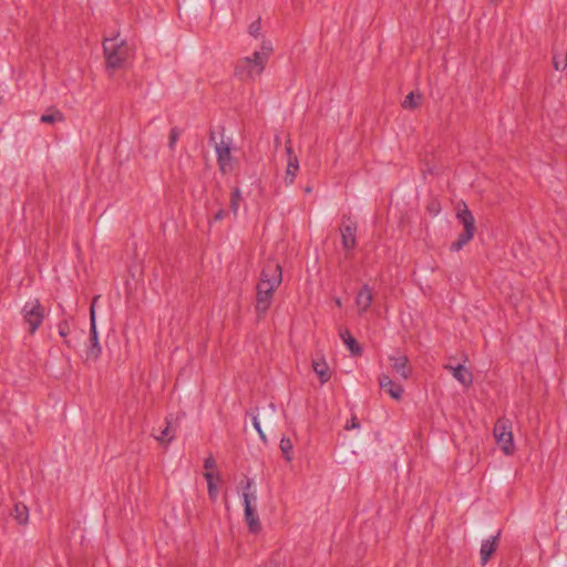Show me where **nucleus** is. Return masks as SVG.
<instances>
[{
	"mask_svg": "<svg viewBox=\"0 0 567 567\" xmlns=\"http://www.w3.org/2000/svg\"><path fill=\"white\" fill-rule=\"evenodd\" d=\"M282 282V268L276 260L266 261L256 287V312L262 318L272 303L274 292Z\"/></svg>",
	"mask_w": 567,
	"mask_h": 567,
	"instance_id": "1",
	"label": "nucleus"
},
{
	"mask_svg": "<svg viewBox=\"0 0 567 567\" xmlns=\"http://www.w3.org/2000/svg\"><path fill=\"white\" fill-rule=\"evenodd\" d=\"M271 51V44L269 42H264L261 51L254 52L252 56L239 59L235 66V76L240 81L256 80V78L264 72Z\"/></svg>",
	"mask_w": 567,
	"mask_h": 567,
	"instance_id": "2",
	"label": "nucleus"
},
{
	"mask_svg": "<svg viewBox=\"0 0 567 567\" xmlns=\"http://www.w3.org/2000/svg\"><path fill=\"white\" fill-rule=\"evenodd\" d=\"M106 65L111 69H120L132 56V50L126 41L118 39H105L103 42Z\"/></svg>",
	"mask_w": 567,
	"mask_h": 567,
	"instance_id": "3",
	"label": "nucleus"
},
{
	"mask_svg": "<svg viewBox=\"0 0 567 567\" xmlns=\"http://www.w3.org/2000/svg\"><path fill=\"white\" fill-rule=\"evenodd\" d=\"M463 208L457 210V219L463 225V231L458 235L457 240L451 244L450 250L451 251H458L461 250L467 243H470L475 233V219L467 208L465 204H463Z\"/></svg>",
	"mask_w": 567,
	"mask_h": 567,
	"instance_id": "4",
	"label": "nucleus"
},
{
	"mask_svg": "<svg viewBox=\"0 0 567 567\" xmlns=\"http://www.w3.org/2000/svg\"><path fill=\"white\" fill-rule=\"evenodd\" d=\"M494 436L505 454H513L515 447L513 442L512 422L508 419L503 417L497 420L494 426Z\"/></svg>",
	"mask_w": 567,
	"mask_h": 567,
	"instance_id": "5",
	"label": "nucleus"
},
{
	"mask_svg": "<svg viewBox=\"0 0 567 567\" xmlns=\"http://www.w3.org/2000/svg\"><path fill=\"white\" fill-rule=\"evenodd\" d=\"M24 321L29 324V332L33 334L42 324L45 311L39 299H33L23 306Z\"/></svg>",
	"mask_w": 567,
	"mask_h": 567,
	"instance_id": "6",
	"label": "nucleus"
},
{
	"mask_svg": "<svg viewBox=\"0 0 567 567\" xmlns=\"http://www.w3.org/2000/svg\"><path fill=\"white\" fill-rule=\"evenodd\" d=\"M100 296H95L92 300L90 308V344L85 351V360L95 362L101 353L102 348L99 343L96 322H95V303L99 300Z\"/></svg>",
	"mask_w": 567,
	"mask_h": 567,
	"instance_id": "7",
	"label": "nucleus"
},
{
	"mask_svg": "<svg viewBox=\"0 0 567 567\" xmlns=\"http://www.w3.org/2000/svg\"><path fill=\"white\" fill-rule=\"evenodd\" d=\"M215 151L217 154V163L223 174L230 173L233 171V156L230 152L229 143L221 141L215 144Z\"/></svg>",
	"mask_w": 567,
	"mask_h": 567,
	"instance_id": "8",
	"label": "nucleus"
},
{
	"mask_svg": "<svg viewBox=\"0 0 567 567\" xmlns=\"http://www.w3.org/2000/svg\"><path fill=\"white\" fill-rule=\"evenodd\" d=\"M286 152L288 155L287 169L285 175V182L287 185H291L295 181L297 172L299 171L298 157L293 154L290 138L286 142Z\"/></svg>",
	"mask_w": 567,
	"mask_h": 567,
	"instance_id": "9",
	"label": "nucleus"
},
{
	"mask_svg": "<svg viewBox=\"0 0 567 567\" xmlns=\"http://www.w3.org/2000/svg\"><path fill=\"white\" fill-rule=\"evenodd\" d=\"M373 301V290L369 285H363L355 297V305L359 315H363L371 307Z\"/></svg>",
	"mask_w": 567,
	"mask_h": 567,
	"instance_id": "10",
	"label": "nucleus"
},
{
	"mask_svg": "<svg viewBox=\"0 0 567 567\" xmlns=\"http://www.w3.org/2000/svg\"><path fill=\"white\" fill-rule=\"evenodd\" d=\"M341 237H342V246L346 250H351L354 248L357 238V226L354 223L350 221L349 224H343L340 228Z\"/></svg>",
	"mask_w": 567,
	"mask_h": 567,
	"instance_id": "11",
	"label": "nucleus"
},
{
	"mask_svg": "<svg viewBox=\"0 0 567 567\" xmlns=\"http://www.w3.org/2000/svg\"><path fill=\"white\" fill-rule=\"evenodd\" d=\"M380 388L385 390L386 393L395 399L400 400L403 394V388L395 383L389 375L382 374L379 378Z\"/></svg>",
	"mask_w": 567,
	"mask_h": 567,
	"instance_id": "12",
	"label": "nucleus"
},
{
	"mask_svg": "<svg viewBox=\"0 0 567 567\" xmlns=\"http://www.w3.org/2000/svg\"><path fill=\"white\" fill-rule=\"evenodd\" d=\"M446 370H450L453 377L464 386H470L473 383V374L463 364L453 367L451 364L444 365Z\"/></svg>",
	"mask_w": 567,
	"mask_h": 567,
	"instance_id": "13",
	"label": "nucleus"
},
{
	"mask_svg": "<svg viewBox=\"0 0 567 567\" xmlns=\"http://www.w3.org/2000/svg\"><path fill=\"white\" fill-rule=\"evenodd\" d=\"M392 369L404 380L409 379L412 372V368L409 364L406 355L391 357Z\"/></svg>",
	"mask_w": 567,
	"mask_h": 567,
	"instance_id": "14",
	"label": "nucleus"
},
{
	"mask_svg": "<svg viewBox=\"0 0 567 567\" xmlns=\"http://www.w3.org/2000/svg\"><path fill=\"white\" fill-rule=\"evenodd\" d=\"M499 532L496 536L492 537L491 539H486L482 543L481 549H480V556H481V563L482 565H485L489 558L493 556V554L496 551L498 547V538H499Z\"/></svg>",
	"mask_w": 567,
	"mask_h": 567,
	"instance_id": "15",
	"label": "nucleus"
},
{
	"mask_svg": "<svg viewBox=\"0 0 567 567\" xmlns=\"http://www.w3.org/2000/svg\"><path fill=\"white\" fill-rule=\"evenodd\" d=\"M153 436L163 445H168L174 440L175 427L173 426L172 416L166 417V426L159 432V434L153 433Z\"/></svg>",
	"mask_w": 567,
	"mask_h": 567,
	"instance_id": "16",
	"label": "nucleus"
},
{
	"mask_svg": "<svg viewBox=\"0 0 567 567\" xmlns=\"http://www.w3.org/2000/svg\"><path fill=\"white\" fill-rule=\"evenodd\" d=\"M245 520L251 533L257 534L261 529V525L254 505L247 504V508H245Z\"/></svg>",
	"mask_w": 567,
	"mask_h": 567,
	"instance_id": "17",
	"label": "nucleus"
},
{
	"mask_svg": "<svg viewBox=\"0 0 567 567\" xmlns=\"http://www.w3.org/2000/svg\"><path fill=\"white\" fill-rule=\"evenodd\" d=\"M252 480L246 477L244 481L240 482V486L243 488V501H244V507L247 508L248 505H252V503L256 502L257 496L256 492L251 491L252 487Z\"/></svg>",
	"mask_w": 567,
	"mask_h": 567,
	"instance_id": "18",
	"label": "nucleus"
},
{
	"mask_svg": "<svg viewBox=\"0 0 567 567\" xmlns=\"http://www.w3.org/2000/svg\"><path fill=\"white\" fill-rule=\"evenodd\" d=\"M312 368H313V371L316 372V374L319 377L320 382L322 384L330 380L331 371H330L328 363L323 359L313 360Z\"/></svg>",
	"mask_w": 567,
	"mask_h": 567,
	"instance_id": "19",
	"label": "nucleus"
},
{
	"mask_svg": "<svg viewBox=\"0 0 567 567\" xmlns=\"http://www.w3.org/2000/svg\"><path fill=\"white\" fill-rule=\"evenodd\" d=\"M64 120H65L64 114L55 107L48 109L47 112L44 114H42L40 117V122L44 123V124L61 123V122H64Z\"/></svg>",
	"mask_w": 567,
	"mask_h": 567,
	"instance_id": "20",
	"label": "nucleus"
},
{
	"mask_svg": "<svg viewBox=\"0 0 567 567\" xmlns=\"http://www.w3.org/2000/svg\"><path fill=\"white\" fill-rule=\"evenodd\" d=\"M340 337H341L342 341L344 342V344L348 347L349 351L353 355L361 354L362 349L359 346V343L357 342V340L354 339V337L350 333V331L344 330V331L340 332Z\"/></svg>",
	"mask_w": 567,
	"mask_h": 567,
	"instance_id": "21",
	"label": "nucleus"
},
{
	"mask_svg": "<svg viewBox=\"0 0 567 567\" xmlns=\"http://www.w3.org/2000/svg\"><path fill=\"white\" fill-rule=\"evenodd\" d=\"M11 516L20 524L25 525L29 520V509L22 503H16Z\"/></svg>",
	"mask_w": 567,
	"mask_h": 567,
	"instance_id": "22",
	"label": "nucleus"
},
{
	"mask_svg": "<svg viewBox=\"0 0 567 567\" xmlns=\"http://www.w3.org/2000/svg\"><path fill=\"white\" fill-rule=\"evenodd\" d=\"M422 96L414 92L409 93L402 101L401 106L405 110H415L420 106Z\"/></svg>",
	"mask_w": 567,
	"mask_h": 567,
	"instance_id": "23",
	"label": "nucleus"
},
{
	"mask_svg": "<svg viewBox=\"0 0 567 567\" xmlns=\"http://www.w3.org/2000/svg\"><path fill=\"white\" fill-rule=\"evenodd\" d=\"M243 200L241 192L238 187L234 188L230 193L229 207L231 213L236 216Z\"/></svg>",
	"mask_w": 567,
	"mask_h": 567,
	"instance_id": "24",
	"label": "nucleus"
},
{
	"mask_svg": "<svg viewBox=\"0 0 567 567\" xmlns=\"http://www.w3.org/2000/svg\"><path fill=\"white\" fill-rule=\"evenodd\" d=\"M275 413L276 408L272 403H270L266 409H264L261 417L266 426L271 427L275 425Z\"/></svg>",
	"mask_w": 567,
	"mask_h": 567,
	"instance_id": "25",
	"label": "nucleus"
},
{
	"mask_svg": "<svg viewBox=\"0 0 567 567\" xmlns=\"http://www.w3.org/2000/svg\"><path fill=\"white\" fill-rule=\"evenodd\" d=\"M279 447L284 454V457L285 460H287L288 462L292 461L293 458V455H292V449H293V445H292V442L289 437H282L280 440V444H279Z\"/></svg>",
	"mask_w": 567,
	"mask_h": 567,
	"instance_id": "26",
	"label": "nucleus"
},
{
	"mask_svg": "<svg viewBox=\"0 0 567 567\" xmlns=\"http://www.w3.org/2000/svg\"><path fill=\"white\" fill-rule=\"evenodd\" d=\"M261 31V22L260 19L255 20L248 27V33L254 38H259Z\"/></svg>",
	"mask_w": 567,
	"mask_h": 567,
	"instance_id": "27",
	"label": "nucleus"
},
{
	"mask_svg": "<svg viewBox=\"0 0 567 567\" xmlns=\"http://www.w3.org/2000/svg\"><path fill=\"white\" fill-rule=\"evenodd\" d=\"M179 135H181V130L178 127H173L171 130L169 136H168V147L171 150L175 148V145L179 138Z\"/></svg>",
	"mask_w": 567,
	"mask_h": 567,
	"instance_id": "28",
	"label": "nucleus"
},
{
	"mask_svg": "<svg viewBox=\"0 0 567 567\" xmlns=\"http://www.w3.org/2000/svg\"><path fill=\"white\" fill-rule=\"evenodd\" d=\"M58 330H59V334L65 339L70 334V331H71L69 322L66 320L61 321L58 324Z\"/></svg>",
	"mask_w": 567,
	"mask_h": 567,
	"instance_id": "29",
	"label": "nucleus"
},
{
	"mask_svg": "<svg viewBox=\"0 0 567 567\" xmlns=\"http://www.w3.org/2000/svg\"><path fill=\"white\" fill-rule=\"evenodd\" d=\"M553 64H554V68L555 70H564L565 68H567V53H566V56L563 61H560L557 56V54H554V58H553Z\"/></svg>",
	"mask_w": 567,
	"mask_h": 567,
	"instance_id": "30",
	"label": "nucleus"
},
{
	"mask_svg": "<svg viewBox=\"0 0 567 567\" xmlns=\"http://www.w3.org/2000/svg\"><path fill=\"white\" fill-rule=\"evenodd\" d=\"M252 425L256 429V431L258 432L260 439L262 441H266V436H265V434H264V432L261 430V426H260L259 415H254L252 416Z\"/></svg>",
	"mask_w": 567,
	"mask_h": 567,
	"instance_id": "31",
	"label": "nucleus"
},
{
	"mask_svg": "<svg viewBox=\"0 0 567 567\" xmlns=\"http://www.w3.org/2000/svg\"><path fill=\"white\" fill-rule=\"evenodd\" d=\"M208 487V495H209V498L215 502L216 498H217V494H218V491H217V487L214 483H210L207 485Z\"/></svg>",
	"mask_w": 567,
	"mask_h": 567,
	"instance_id": "32",
	"label": "nucleus"
},
{
	"mask_svg": "<svg viewBox=\"0 0 567 567\" xmlns=\"http://www.w3.org/2000/svg\"><path fill=\"white\" fill-rule=\"evenodd\" d=\"M216 465V462H215V458L213 457V455H209L205 462H204V467L206 470H212L213 467H215Z\"/></svg>",
	"mask_w": 567,
	"mask_h": 567,
	"instance_id": "33",
	"label": "nucleus"
},
{
	"mask_svg": "<svg viewBox=\"0 0 567 567\" xmlns=\"http://www.w3.org/2000/svg\"><path fill=\"white\" fill-rule=\"evenodd\" d=\"M227 216V212L224 208L218 209V212L214 215V220L219 221Z\"/></svg>",
	"mask_w": 567,
	"mask_h": 567,
	"instance_id": "34",
	"label": "nucleus"
},
{
	"mask_svg": "<svg viewBox=\"0 0 567 567\" xmlns=\"http://www.w3.org/2000/svg\"><path fill=\"white\" fill-rule=\"evenodd\" d=\"M355 427H359V423L357 422L355 417H352L350 423H347L346 429L350 430V429H355Z\"/></svg>",
	"mask_w": 567,
	"mask_h": 567,
	"instance_id": "35",
	"label": "nucleus"
},
{
	"mask_svg": "<svg viewBox=\"0 0 567 567\" xmlns=\"http://www.w3.org/2000/svg\"><path fill=\"white\" fill-rule=\"evenodd\" d=\"M204 477L206 478L207 481V485L210 484V483H214L213 478H214V475L212 472L207 471L204 473Z\"/></svg>",
	"mask_w": 567,
	"mask_h": 567,
	"instance_id": "36",
	"label": "nucleus"
},
{
	"mask_svg": "<svg viewBox=\"0 0 567 567\" xmlns=\"http://www.w3.org/2000/svg\"><path fill=\"white\" fill-rule=\"evenodd\" d=\"M336 305H337L338 307H341V305H342V303H341V300H340L339 298H337V299H336Z\"/></svg>",
	"mask_w": 567,
	"mask_h": 567,
	"instance_id": "37",
	"label": "nucleus"
},
{
	"mask_svg": "<svg viewBox=\"0 0 567 567\" xmlns=\"http://www.w3.org/2000/svg\"><path fill=\"white\" fill-rule=\"evenodd\" d=\"M64 343H65L68 347H71V344H70V341H69V340H66V339H65V340H64Z\"/></svg>",
	"mask_w": 567,
	"mask_h": 567,
	"instance_id": "38",
	"label": "nucleus"
},
{
	"mask_svg": "<svg viewBox=\"0 0 567 567\" xmlns=\"http://www.w3.org/2000/svg\"><path fill=\"white\" fill-rule=\"evenodd\" d=\"M491 2H494L495 0H489Z\"/></svg>",
	"mask_w": 567,
	"mask_h": 567,
	"instance_id": "39",
	"label": "nucleus"
}]
</instances>
